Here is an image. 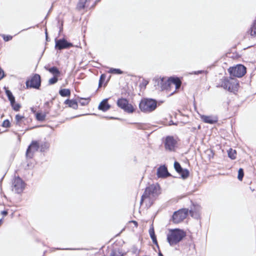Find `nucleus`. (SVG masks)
Wrapping results in <instances>:
<instances>
[{
    "mask_svg": "<svg viewBox=\"0 0 256 256\" xmlns=\"http://www.w3.org/2000/svg\"><path fill=\"white\" fill-rule=\"evenodd\" d=\"M160 194V189L158 184H152L147 187L142 196L140 204L145 202L147 206L150 207Z\"/></svg>",
    "mask_w": 256,
    "mask_h": 256,
    "instance_id": "1",
    "label": "nucleus"
},
{
    "mask_svg": "<svg viewBox=\"0 0 256 256\" xmlns=\"http://www.w3.org/2000/svg\"><path fill=\"white\" fill-rule=\"evenodd\" d=\"M186 235V232L182 230L172 229L167 236V240L170 246H174L180 242Z\"/></svg>",
    "mask_w": 256,
    "mask_h": 256,
    "instance_id": "2",
    "label": "nucleus"
},
{
    "mask_svg": "<svg viewBox=\"0 0 256 256\" xmlns=\"http://www.w3.org/2000/svg\"><path fill=\"white\" fill-rule=\"evenodd\" d=\"M239 84L236 79L224 77L220 80L218 86L230 92L238 90Z\"/></svg>",
    "mask_w": 256,
    "mask_h": 256,
    "instance_id": "3",
    "label": "nucleus"
},
{
    "mask_svg": "<svg viewBox=\"0 0 256 256\" xmlns=\"http://www.w3.org/2000/svg\"><path fill=\"white\" fill-rule=\"evenodd\" d=\"M157 104L158 102L154 99L144 98L139 104V108L144 113H150L156 109Z\"/></svg>",
    "mask_w": 256,
    "mask_h": 256,
    "instance_id": "4",
    "label": "nucleus"
},
{
    "mask_svg": "<svg viewBox=\"0 0 256 256\" xmlns=\"http://www.w3.org/2000/svg\"><path fill=\"white\" fill-rule=\"evenodd\" d=\"M228 71L231 76L241 78L246 73V68L242 64H238L236 66L230 68Z\"/></svg>",
    "mask_w": 256,
    "mask_h": 256,
    "instance_id": "5",
    "label": "nucleus"
},
{
    "mask_svg": "<svg viewBox=\"0 0 256 256\" xmlns=\"http://www.w3.org/2000/svg\"><path fill=\"white\" fill-rule=\"evenodd\" d=\"M188 210L183 208L175 212L172 215V220L175 224H178L182 222L186 218L188 214Z\"/></svg>",
    "mask_w": 256,
    "mask_h": 256,
    "instance_id": "6",
    "label": "nucleus"
},
{
    "mask_svg": "<svg viewBox=\"0 0 256 256\" xmlns=\"http://www.w3.org/2000/svg\"><path fill=\"white\" fill-rule=\"evenodd\" d=\"M118 106L128 113H132L134 108L132 105L128 103L126 98H119L117 101Z\"/></svg>",
    "mask_w": 256,
    "mask_h": 256,
    "instance_id": "7",
    "label": "nucleus"
},
{
    "mask_svg": "<svg viewBox=\"0 0 256 256\" xmlns=\"http://www.w3.org/2000/svg\"><path fill=\"white\" fill-rule=\"evenodd\" d=\"M40 76L38 74H35L32 77L30 80L26 82V86L27 88H34L38 89L40 86Z\"/></svg>",
    "mask_w": 256,
    "mask_h": 256,
    "instance_id": "8",
    "label": "nucleus"
},
{
    "mask_svg": "<svg viewBox=\"0 0 256 256\" xmlns=\"http://www.w3.org/2000/svg\"><path fill=\"white\" fill-rule=\"evenodd\" d=\"M12 190L16 193H21L24 188V183L23 180L19 177L14 179L12 182Z\"/></svg>",
    "mask_w": 256,
    "mask_h": 256,
    "instance_id": "9",
    "label": "nucleus"
},
{
    "mask_svg": "<svg viewBox=\"0 0 256 256\" xmlns=\"http://www.w3.org/2000/svg\"><path fill=\"white\" fill-rule=\"evenodd\" d=\"M156 83L158 86L157 88L160 89V90H168L169 88H170V78H168V80H166L165 78H158L155 80V86H156Z\"/></svg>",
    "mask_w": 256,
    "mask_h": 256,
    "instance_id": "10",
    "label": "nucleus"
},
{
    "mask_svg": "<svg viewBox=\"0 0 256 256\" xmlns=\"http://www.w3.org/2000/svg\"><path fill=\"white\" fill-rule=\"evenodd\" d=\"M39 148L40 144L38 142L32 141L27 149L26 156L30 158H32L34 153L38 151Z\"/></svg>",
    "mask_w": 256,
    "mask_h": 256,
    "instance_id": "11",
    "label": "nucleus"
},
{
    "mask_svg": "<svg viewBox=\"0 0 256 256\" xmlns=\"http://www.w3.org/2000/svg\"><path fill=\"white\" fill-rule=\"evenodd\" d=\"M72 46V43L68 42L64 39H60L56 40L55 48L60 50L68 48Z\"/></svg>",
    "mask_w": 256,
    "mask_h": 256,
    "instance_id": "12",
    "label": "nucleus"
},
{
    "mask_svg": "<svg viewBox=\"0 0 256 256\" xmlns=\"http://www.w3.org/2000/svg\"><path fill=\"white\" fill-rule=\"evenodd\" d=\"M176 144V141L172 136H167L164 142V146L166 150L169 151L174 150Z\"/></svg>",
    "mask_w": 256,
    "mask_h": 256,
    "instance_id": "13",
    "label": "nucleus"
},
{
    "mask_svg": "<svg viewBox=\"0 0 256 256\" xmlns=\"http://www.w3.org/2000/svg\"><path fill=\"white\" fill-rule=\"evenodd\" d=\"M200 118L202 122L210 124H215L218 120V117L214 116L200 115Z\"/></svg>",
    "mask_w": 256,
    "mask_h": 256,
    "instance_id": "14",
    "label": "nucleus"
},
{
    "mask_svg": "<svg viewBox=\"0 0 256 256\" xmlns=\"http://www.w3.org/2000/svg\"><path fill=\"white\" fill-rule=\"evenodd\" d=\"M157 176L158 178H166L170 176L165 166H160L157 170Z\"/></svg>",
    "mask_w": 256,
    "mask_h": 256,
    "instance_id": "15",
    "label": "nucleus"
},
{
    "mask_svg": "<svg viewBox=\"0 0 256 256\" xmlns=\"http://www.w3.org/2000/svg\"><path fill=\"white\" fill-rule=\"evenodd\" d=\"M169 78L170 88L174 86L175 90H178L180 87L182 82L178 78Z\"/></svg>",
    "mask_w": 256,
    "mask_h": 256,
    "instance_id": "16",
    "label": "nucleus"
},
{
    "mask_svg": "<svg viewBox=\"0 0 256 256\" xmlns=\"http://www.w3.org/2000/svg\"><path fill=\"white\" fill-rule=\"evenodd\" d=\"M108 99L106 98L104 100L99 104L98 106V109L100 110H102L103 112H106L108 110L110 106V105L108 103Z\"/></svg>",
    "mask_w": 256,
    "mask_h": 256,
    "instance_id": "17",
    "label": "nucleus"
},
{
    "mask_svg": "<svg viewBox=\"0 0 256 256\" xmlns=\"http://www.w3.org/2000/svg\"><path fill=\"white\" fill-rule=\"evenodd\" d=\"M90 0H80L78 4L77 8L79 10L89 7Z\"/></svg>",
    "mask_w": 256,
    "mask_h": 256,
    "instance_id": "18",
    "label": "nucleus"
},
{
    "mask_svg": "<svg viewBox=\"0 0 256 256\" xmlns=\"http://www.w3.org/2000/svg\"><path fill=\"white\" fill-rule=\"evenodd\" d=\"M200 207L199 206H194V209L190 210L191 216L195 218H198L200 217Z\"/></svg>",
    "mask_w": 256,
    "mask_h": 256,
    "instance_id": "19",
    "label": "nucleus"
},
{
    "mask_svg": "<svg viewBox=\"0 0 256 256\" xmlns=\"http://www.w3.org/2000/svg\"><path fill=\"white\" fill-rule=\"evenodd\" d=\"M64 104H68V106L74 110H76L78 108V102L76 100H66L64 102Z\"/></svg>",
    "mask_w": 256,
    "mask_h": 256,
    "instance_id": "20",
    "label": "nucleus"
},
{
    "mask_svg": "<svg viewBox=\"0 0 256 256\" xmlns=\"http://www.w3.org/2000/svg\"><path fill=\"white\" fill-rule=\"evenodd\" d=\"M149 234H150V236L152 240V242L154 244H158V242H157V240H156V236L155 235V234H154V226H153V225L152 224L150 228V230H149Z\"/></svg>",
    "mask_w": 256,
    "mask_h": 256,
    "instance_id": "21",
    "label": "nucleus"
},
{
    "mask_svg": "<svg viewBox=\"0 0 256 256\" xmlns=\"http://www.w3.org/2000/svg\"><path fill=\"white\" fill-rule=\"evenodd\" d=\"M49 72L53 74L54 76H58L60 74V72L58 69L56 67L53 66L52 68H45Z\"/></svg>",
    "mask_w": 256,
    "mask_h": 256,
    "instance_id": "22",
    "label": "nucleus"
},
{
    "mask_svg": "<svg viewBox=\"0 0 256 256\" xmlns=\"http://www.w3.org/2000/svg\"><path fill=\"white\" fill-rule=\"evenodd\" d=\"M248 32L253 36H256V20L254 22Z\"/></svg>",
    "mask_w": 256,
    "mask_h": 256,
    "instance_id": "23",
    "label": "nucleus"
},
{
    "mask_svg": "<svg viewBox=\"0 0 256 256\" xmlns=\"http://www.w3.org/2000/svg\"><path fill=\"white\" fill-rule=\"evenodd\" d=\"M6 93L8 98V100L10 101V104H12L14 102H15V98L12 95V92L8 90H6Z\"/></svg>",
    "mask_w": 256,
    "mask_h": 256,
    "instance_id": "24",
    "label": "nucleus"
},
{
    "mask_svg": "<svg viewBox=\"0 0 256 256\" xmlns=\"http://www.w3.org/2000/svg\"><path fill=\"white\" fill-rule=\"evenodd\" d=\"M59 93L62 96H68L70 94V91L69 89H62L60 90Z\"/></svg>",
    "mask_w": 256,
    "mask_h": 256,
    "instance_id": "25",
    "label": "nucleus"
},
{
    "mask_svg": "<svg viewBox=\"0 0 256 256\" xmlns=\"http://www.w3.org/2000/svg\"><path fill=\"white\" fill-rule=\"evenodd\" d=\"M236 150L230 148L228 151V157L230 158L231 159L234 160L236 158Z\"/></svg>",
    "mask_w": 256,
    "mask_h": 256,
    "instance_id": "26",
    "label": "nucleus"
},
{
    "mask_svg": "<svg viewBox=\"0 0 256 256\" xmlns=\"http://www.w3.org/2000/svg\"><path fill=\"white\" fill-rule=\"evenodd\" d=\"M178 174H180L182 178L184 179L187 178L189 176V172L186 169H182Z\"/></svg>",
    "mask_w": 256,
    "mask_h": 256,
    "instance_id": "27",
    "label": "nucleus"
},
{
    "mask_svg": "<svg viewBox=\"0 0 256 256\" xmlns=\"http://www.w3.org/2000/svg\"><path fill=\"white\" fill-rule=\"evenodd\" d=\"M50 144L48 142H44L40 145V148L41 152H44L49 148Z\"/></svg>",
    "mask_w": 256,
    "mask_h": 256,
    "instance_id": "28",
    "label": "nucleus"
},
{
    "mask_svg": "<svg viewBox=\"0 0 256 256\" xmlns=\"http://www.w3.org/2000/svg\"><path fill=\"white\" fill-rule=\"evenodd\" d=\"M46 114L43 113H37L36 114V118L38 120L43 121L44 120Z\"/></svg>",
    "mask_w": 256,
    "mask_h": 256,
    "instance_id": "29",
    "label": "nucleus"
},
{
    "mask_svg": "<svg viewBox=\"0 0 256 256\" xmlns=\"http://www.w3.org/2000/svg\"><path fill=\"white\" fill-rule=\"evenodd\" d=\"M174 168L179 173L180 171L182 170L183 169L180 164L177 162H175L174 163Z\"/></svg>",
    "mask_w": 256,
    "mask_h": 256,
    "instance_id": "30",
    "label": "nucleus"
},
{
    "mask_svg": "<svg viewBox=\"0 0 256 256\" xmlns=\"http://www.w3.org/2000/svg\"><path fill=\"white\" fill-rule=\"evenodd\" d=\"M244 176V170L242 168H240L238 171V178L240 180H242Z\"/></svg>",
    "mask_w": 256,
    "mask_h": 256,
    "instance_id": "31",
    "label": "nucleus"
},
{
    "mask_svg": "<svg viewBox=\"0 0 256 256\" xmlns=\"http://www.w3.org/2000/svg\"><path fill=\"white\" fill-rule=\"evenodd\" d=\"M89 101H90V98H84V99L81 98L80 100L79 101V102L82 106H86L88 104Z\"/></svg>",
    "mask_w": 256,
    "mask_h": 256,
    "instance_id": "32",
    "label": "nucleus"
},
{
    "mask_svg": "<svg viewBox=\"0 0 256 256\" xmlns=\"http://www.w3.org/2000/svg\"><path fill=\"white\" fill-rule=\"evenodd\" d=\"M12 108L15 111H18L20 108V105L19 104H16L15 102L12 104H10Z\"/></svg>",
    "mask_w": 256,
    "mask_h": 256,
    "instance_id": "33",
    "label": "nucleus"
},
{
    "mask_svg": "<svg viewBox=\"0 0 256 256\" xmlns=\"http://www.w3.org/2000/svg\"><path fill=\"white\" fill-rule=\"evenodd\" d=\"M110 72L116 74H122V72L120 69L112 68L110 70Z\"/></svg>",
    "mask_w": 256,
    "mask_h": 256,
    "instance_id": "34",
    "label": "nucleus"
},
{
    "mask_svg": "<svg viewBox=\"0 0 256 256\" xmlns=\"http://www.w3.org/2000/svg\"><path fill=\"white\" fill-rule=\"evenodd\" d=\"M58 80V76H54L53 78H50L48 80L49 84H56Z\"/></svg>",
    "mask_w": 256,
    "mask_h": 256,
    "instance_id": "35",
    "label": "nucleus"
},
{
    "mask_svg": "<svg viewBox=\"0 0 256 256\" xmlns=\"http://www.w3.org/2000/svg\"><path fill=\"white\" fill-rule=\"evenodd\" d=\"M106 78V76L104 74H102L100 76V80H99V84H98V86L100 87L102 86V84H103L104 82V81Z\"/></svg>",
    "mask_w": 256,
    "mask_h": 256,
    "instance_id": "36",
    "label": "nucleus"
},
{
    "mask_svg": "<svg viewBox=\"0 0 256 256\" xmlns=\"http://www.w3.org/2000/svg\"><path fill=\"white\" fill-rule=\"evenodd\" d=\"M10 125V122L8 120H4L2 124V126L4 128H9Z\"/></svg>",
    "mask_w": 256,
    "mask_h": 256,
    "instance_id": "37",
    "label": "nucleus"
},
{
    "mask_svg": "<svg viewBox=\"0 0 256 256\" xmlns=\"http://www.w3.org/2000/svg\"><path fill=\"white\" fill-rule=\"evenodd\" d=\"M24 118L23 116H22L19 114H16V124H20V121Z\"/></svg>",
    "mask_w": 256,
    "mask_h": 256,
    "instance_id": "38",
    "label": "nucleus"
},
{
    "mask_svg": "<svg viewBox=\"0 0 256 256\" xmlns=\"http://www.w3.org/2000/svg\"><path fill=\"white\" fill-rule=\"evenodd\" d=\"M3 38H4V40L6 42L9 41L10 40H12V36H6L4 35L3 36Z\"/></svg>",
    "mask_w": 256,
    "mask_h": 256,
    "instance_id": "39",
    "label": "nucleus"
},
{
    "mask_svg": "<svg viewBox=\"0 0 256 256\" xmlns=\"http://www.w3.org/2000/svg\"><path fill=\"white\" fill-rule=\"evenodd\" d=\"M4 72L1 68H0V80L4 77Z\"/></svg>",
    "mask_w": 256,
    "mask_h": 256,
    "instance_id": "40",
    "label": "nucleus"
},
{
    "mask_svg": "<svg viewBox=\"0 0 256 256\" xmlns=\"http://www.w3.org/2000/svg\"><path fill=\"white\" fill-rule=\"evenodd\" d=\"M204 70H198V71H195L192 73V74H200L204 73Z\"/></svg>",
    "mask_w": 256,
    "mask_h": 256,
    "instance_id": "41",
    "label": "nucleus"
},
{
    "mask_svg": "<svg viewBox=\"0 0 256 256\" xmlns=\"http://www.w3.org/2000/svg\"><path fill=\"white\" fill-rule=\"evenodd\" d=\"M1 214L4 216H6L8 214V212L6 210H4L1 212Z\"/></svg>",
    "mask_w": 256,
    "mask_h": 256,
    "instance_id": "42",
    "label": "nucleus"
},
{
    "mask_svg": "<svg viewBox=\"0 0 256 256\" xmlns=\"http://www.w3.org/2000/svg\"><path fill=\"white\" fill-rule=\"evenodd\" d=\"M132 222L134 224L136 227L138 226V222L136 221H132Z\"/></svg>",
    "mask_w": 256,
    "mask_h": 256,
    "instance_id": "43",
    "label": "nucleus"
},
{
    "mask_svg": "<svg viewBox=\"0 0 256 256\" xmlns=\"http://www.w3.org/2000/svg\"><path fill=\"white\" fill-rule=\"evenodd\" d=\"M46 39L48 40V33L46 30Z\"/></svg>",
    "mask_w": 256,
    "mask_h": 256,
    "instance_id": "44",
    "label": "nucleus"
},
{
    "mask_svg": "<svg viewBox=\"0 0 256 256\" xmlns=\"http://www.w3.org/2000/svg\"><path fill=\"white\" fill-rule=\"evenodd\" d=\"M158 256H164V255L160 252L158 253Z\"/></svg>",
    "mask_w": 256,
    "mask_h": 256,
    "instance_id": "45",
    "label": "nucleus"
},
{
    "mask_svg": "<svg viewBox=\"0 0 256 256\" xmlns=\"http://www.w3.org/2000/svg\"><path fill=\"white\" fill-rule=\"evenodd\" d=\"M58 250H71L70 248H58Z\"/></svg>",
    "mask_w": 256,
    "mask_h": 256,
    "instance_id": "46",
    "label": "nucleus"
},
{
    "mask_svg": "<svg viewBox=\"0 0 256 256\" xmlns=\"http://www.w3.org/2000/svg\"><path fill=\"white\" fill-rule=\"evenodd\" d=\"M160 103H162V102H160L158 103V105H160Z\"/></svg>",
    "mask_w": 256,
    "mask_h": 256,
    "instance_id": "47",
    "label": "nucleus"
},
{
    "mask_svg": "<svg viewBox=\"0 0 256 256\" xmlns=\"http://www.w3.org/2000/svg\"><path fill=\"white\" fill-rule=\"evenodd\" d=\"M112 118V119H114V118H113V117H111V118Z\"/></svg>",
    "mask_w": 256,
    "mask_h": 256,
    "instance_id": "48",
    "label": "nucleus"
}]
</instances>
